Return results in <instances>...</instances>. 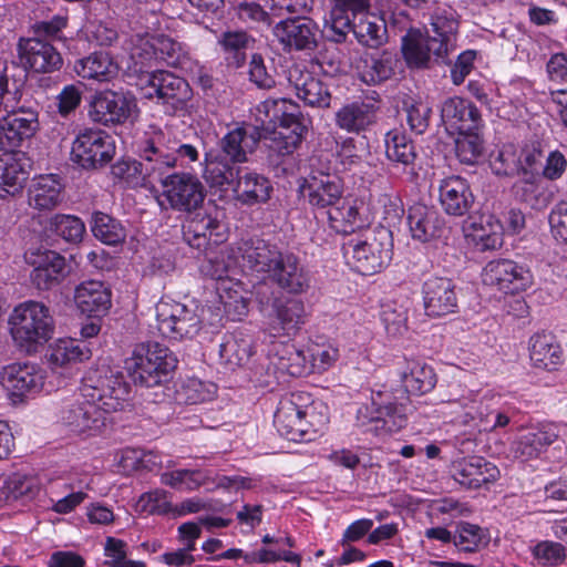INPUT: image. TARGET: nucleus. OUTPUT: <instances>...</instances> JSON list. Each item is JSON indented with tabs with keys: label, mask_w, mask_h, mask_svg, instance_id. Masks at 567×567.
Listing matches in <instances>:
<instances>
[{
	"label": "nucleus",
	"mask_w": 567,
	"mask_h": 567,
	"mask_svg": "<svg viewBox=\"0 0 567 567\" xmlns=\"http://www.w3.org/2000/svg\"><path fill=\"white\" fill-rule=\"evenodd\" d=\"M274 423L287 440L310 442L327 427L328 406L320 401H311L308 393L293 392L279 401Z\"/></svg>",
	"instance_id": "1"
},
{
	"label": "nucleus",
	"mask_w": 567,
	"mask_h": 567,
	"mask_svg": "<svg viewBox=\"0 0 567 567\" xmlns=\"http://www.w3.org/2000/svg\"><path fill=\"white\" fill-rule=\"evenodd\" d=\"M173 147L171 128L150 126L137 145L140 159L125 164L127 179L137 174L133 185L147 187L166 177L167 172L175 168Z\"/></svg>",
	"instance_id": "2"
},
{
	"label": "nucleus",
	"mask_w": 567,
	"mask_h": 567,
	"mask_svg": "<svg viewBox=\"0 0 567 567\" xmlns=\"http://www.w3.org/2000/svg\"><path fill=\"white\" fill-rule=\"evenodd\" d=\"M9 329L14 344L27 353H35L54 334V319L44 303L28 300L12 310Z\"/></svg>",
	"instance_id": "3"
},
{
	"label": "nucleus",
	"mask_w": 567,
	"mask_h": 567,
	"mask_svg": "<svg viewBox=\"0 0 567 567\" xmlns=\"http://www.w3.org/2000/svg\"><path fill=\"white\" fill-rule=\"evenodd\" d=\"M81 388L83 395L99 404L104 415L128 405L131 386L120 371L111 368L90 371Z\"/></svg>",
	"instance_id": "4"
},
{
	"label": "nucleus",
	"mask_w": 567,
	"mask_h": 567,
	"mask_svg": "<svg viewBox=\"0 0 567 567\" xmlns=\"http://www.w3.org/2000/svg\"><path fill=\"white\" fill-rule=\"evenodd\" d=\"M176 360L168 349L157 342L137 344L125 361L133 381L143 386H155L175 368Z\"/></svg>",
	"instance_id": "5"
},
{
	"label": "nucleus",
	"mask_w": 567,
	"mask_h": 567,
	"mask_svg": "<svg viewBox=\"0 0 567 567\" xmlns=\"http://www.w3.org/2000/svg\"><path fill=\"white\" fill-rule=\"evenodd\" d=\"M162 192L158 196L161 206L181 213H194L204 203L206 189L199 178L190 173L177 172L158 181Z\"/></svg>",
	"instance_id": "6"
},
{
	"label": "nucleus",
	"mask_w": 567,
	"mask_h": 567,
	"mask_svg": "<svg viewBox=\"0 0 567 567\" xmlns=\"http://www.w3.org/2000/svg\"><path fill=\"white\" fill-rule=\"evenodd\" d=\"M196 305H185L162 298L156 305V321L159 333L168 339L193 338L202 328Z\"/></svg>",
	"instance_id": "7"
},
{
	"label": "nucleus",
	"mask_w": 567,
	"mask_h": 567,
	"mask_svg": "<svg viewBox=\"0 0 567 567\" xmlns=\"http://www.w3.org/2000/svg\"><path fill=\"white\" fill-rule=\"evenodd\" d=\"M386 231L367 236L364 239H349L343 244V252L349 265L359 274L369 276L379 272L391 260V249Z\"/></svg>",
	"instance_id": "8"
},
{
	"label": "nucleus",
	"mask_w": 567,
	"mask_h": 567,
	"mask_svg": "<svg viewBox=\"0 0 567 567\" xmlns=\"http://www.w3.org/2000/svg\"><path fill=\"white\" fill-rule=\"evenodd\" d=\"M138 87L145 97L156 99L157 103L165 106L167 113L183 110L193 95L186 80L165 70L154 75H144Z\"/></svg>",
	"instance_id": "9"
},
{
	"label": "nucleus",
	"mask_w": 567,
	"mask_h": 567,
	"mask_svg": "<svg viewBox=\"0 0 567 567\" xmlns=\"http://www.w3.org/2000/svg\"><path fill=\"white\" fill-rule=\"evenodd\" d=\"M59 420L74 434L95 436L105 426L106 417L99 404L83 395L81 388V392L75 399L61 406Z\"/></svg>",
	"instance_id": "10"
},
{
	"label": "nucleus",
	"mask_w": 567,
	"mask_h": 567,
	"mask_svg": "<svg viewBox=\"0 0 567 567\" xmlns=\"http://www.w3.org/2000/svg\"><path fill=\"white\" fill-rule=\"evenodd\" d=\"M115 154L113 138L101 130L85 128L74 138L71 159L83 168H97L110 163Z\"/></svg>",
	"instance_id": "11"
},
{
	"label": "nucleus",
	"mask_w": 567,
	"mask_h": 567,
	"mask_svg": "<svg viewBox=\"0 0 567 567\" xmlns=\"http://www.w3.org/2000/svg\"><path fill=\"white\" fill-rule=\"evenodd\" d=\"M137 111L135 99L122 92L104 91L96 94L90 105V118L102 125L123 124Z\"/></svg>",
	"instance_id": "12"
},
{
	"label": "nucleus",
	"mask_w": 567,
	"mask_h": 567,
	"mask_svg": "<svg viewBox=\"0 0 567 567\" xmlns=\"http://www.w3.org/2000/svg\"><path fill=\"white\" fill-rule=\"evenodd\" d=\"M39 130V114L32 107L8 110L0 118V151L13 150L31 138Z\"/></svg>",
	"instance_id": "13"
},
{
	"label": "nucleus",
	"mask_w": 567,
	"mask_h": 567,
	"mask_svg": "<svg viewBox=\"0 0 567 567\" xmlns=\"http://www.w3.org/2000/svg\"><path fill=\"white\" fill-rule=\"evenodd\" d=\"M483 282L505 293H516L533 284L530 271L509 259L489 261L483 269Z\"/></svg>",
	"instance_id": "14"
},
{
	"label": "nucleus",
	"mask_w": 567,
	"mask_h": 567,
	"mask_svg": "<svg viewBox=\"0 0 567 567\" xmlns=\"http://www.w3.org/2000/svg\"><path fill=\"white\" fill-rule=\"evenodd\" d=\"M25 261L32 267L30 279L39 290H50L59 286L66 276L64 257L53 250H30Z\"/></svg>",
	"instance_id": "15"
},
{
	"label": "nucleus",
	"mask_w": 567,
	"mask_h": 567,
	"mask_svg": "<svg viewBox=\"0 0 567 567\" xmlns=\"http://www.w3.org/2000/svg\"><path fill=\"white\" fill-rule=\"evenodd\" d=\"M18 54L21 64L38 73H50L62 66L63 60L56 49L39 38L20 39Z\"/></svg>",
	"instance_id": "16"
},
{
	"label": "nucleus",
	"mask_w": 567,
	"mask_h": 567,
	"mask_svg": "<svg viewBox=\"0 0 567 567\" xmlns=\"http://www.w3.org/2000/svg\"><path fill=\"white\" fill-rule=\"evenodd\" d=\"M1 383L11 396L21 400L42 390L44 373L34 364L13 363L1 372Z\"/></svg>",
	"instance_id": "17"
},
{
	"label": "nucleus",
	"mask_w": 567,
	"mask_h": 567,
	"mask_svg": "<svg viewBox=\"0 0 567 567\" xmlns=\"http://www.w3.org/2000/svg\"><path fill=\"white\" fill-rule=\"evenodd\" d=\"M501 472L492 462L481 456L463 457L453 462V478L466 488L488 486L499 478Z\"/></svg>",
	"instance_id": "18"
},
{
	"label": "nucleus",
	"mask_w": 567,
	"mask_h": 567,
	"mask_svg": "<svg viewBox=\"0 0 567 567\" xmlns=\"http://www.w3.org/2000/svg\"><path fill=\"white\" fill-rule=\"evenodd\" d=\"M402 53L410 68H426L432 56L444 58L447 51L444 40H435L419 30H410L402 38Z\"/></svg>",
	"instance_id": "19"
},
{
	"label": "nucleus",
	"mask_w": 567,
	"mask_h": 567,
	"mask_svg": "<svg viewBox=\"0 0 567 567\" xmlns=\"http://www.w3.org/2000/svg\"><path fill=\"white\" fill-rule=\"evenodd\" d=\"M474 199L471 186L465 178L451 175L440 182L439 200L447 215L454 217L466 215L473 207Z\"/></svg>",
	"instance_id": "20"
},
{
	"label": "nucleus",
	"mask_w": 567,
	"mask_h": 567,
	"mask_svg": "<svg viewBox=\"0 0 567 567\" xmlns=\"http://www.w3.org/2000/svg\"><path fill=\"white\" fill-rule=\"evenodd\" d=\"M423 302L429 317H443L457 309L455 286L447 278L432 277L423 285Z\"/></svg>",
	"instance_id": "21"
},
{
	"label": "nucleus",
	"mask_w": 567,
	"mask_h": 567,
	"mask_svg": "<svg viewBox=\"0 0 567 567\" xmlns=\"http://www.w3.org/2000/svg\"><path fill=\"white\" fill-rule=\"evenodd\" d=\"M303 131L305 127L295 114H284L280 125L272 131L265 130V133L258 135V140L262 138L269 152L285 156L299 146Z\"/></svg>",
	"instance_id": "22"
},
{
	"label": "nucleus",
	"mask_w": 567,
	"mask_h": 567,
	"mask_svg": "<svg viewBox=\"0 0 567 567\" xmlns=\"http://www.w3.org/2000/svg\"><path fill=\"white\" fill-rule=\"evenodd\" d=\"M288 82L297 96L306 104L317 107H329L331 94L324 83L311 72L299 65L288 70Z\"/></svg>",
	"instance_id": "23"
},
{
	"label": "nucleus",
	"mask_w": 567,
	"mask_h": 567,
	"mask_svg": "<svg viewBox=\"0 0 567 567\" xmlns=\"http://www.w3.org/2000/svg\"><path fill=\"white\" fill-rule=\"evenodd\" d=\"M238 252L244 267L269 276L284 254L275 245L258 237L243 240L238 246Z\"/></svg>",
	"instance_id": "24"
},
{
	"label": "nucleus",
	"mask_w": 567,
	"mask_h": 567,
	"mask_svg": "<svg viewBox=\"0 0 567 567\" xmlns=\"http://www.w3.org/2000/svg\"><path fill=\"white\" fill-rule=\"evenodd\" d=\"M282 290L303 293L310 288V276L299 259L291 252H284L269 276Z\"/></svg>",
	"instance_id": "25"
},
{
	"label": "nucleus",
	"mask_w": 567,
	"mask_h": 567,
	"mask_svg": "<svg viewBox=\"0 0 567 567\" xmlns=\"http://www.w3.org/2000/svg\"><path fill=\"white\" fill-rule=\"evenodd\" d=\"M559 436L557 425L547 423L532 427L523 433L512 446L516 458L528 461L536 458Z\"/></svg>",
	"instance_id": "26"
},
{
	"label": "nucleus",
	"mask_w": 567,
	"mask_h": 567,
	"mask_svg": "<svg viewBox=\"0 0 567 567\" xmlns=\"http://www.w3.org/2000/svg\"><path fill=\"white\" fill-rule=\"evenodd\" d=\"M441 116L447 128L457 133L475 131L482 122L478 109L471 101L458 96L444 101Z\"/></svg>",
	"instance_id": "27"
},
{
	"label": "nucleus",
	"mask_w": 567,
	"mask_h": 567,
	"mask_svg": "<svg viewBox=\"0 0 567 567\" xmlns=\"http://www.w3.org/2000/svg\"><path fill=\"white\" fill-rule=\"evenodd\" d=\"M274 34L286 48L311 49L316 45L317 25L308 18L287 19L276 24Z\"/></svg>",
	"instance_id": "28"
},
{
	"label": "nucleus",
	"mask_w": 567,
	"mask_h": 567,
	"mask_svg": "<svg viewBox=\"0 0 567 567\" xmlns=\"http://www.w3.org/2000/svg\"><path fill=\"white\" fill-rule=\"evenodd\" d=\"M74 302L81 312L101 316L111 308V290L100 280H84L74 290Z\"/></svg>",
	"instance_id": "29"
},
{
	"label": "nucleus",
	"mask_w": 567,
	"mask_h": 567,
	"mask_svg": "<svg viewBox=\"0 0 567 567\" xmlns=\"http://www.w3.org/2000/svg\"><path fill=\"white\" fill-rule=\"evenodd\" d=\"M519 175V178L513 185L515 198L535 210L546 208L551 196L542 177L526 168H522Z\"/></svg>",
	"instance_id": "30"
},
{
	"label": "nucleus",
	"mask_w": 567,
	"mask_h": 567,
	"mask_svg": "<svg viewBox=\"0 0 567 567\" xmlns=\"http://www.w3.org/2000/svg\"><path fill=\"white\" fill-rule=\"evenodd\" d=\"M408 224L412 237L426 243L440 236L443 219L433 206L416 203L408 210Z\"/></svg>",
	"instance_id": "31"
},
{
	"label": "nucleus",
	"mask_w": 567,
	"mask_h": 567,
	"mask_svg": "<svg viewBox=\"0 0 567 567\" xmlns=\"http://www.w3.org/2000/svg\"><path fill=\"white\" fill-rule=\"evenodd\" d=\"M378 106L368 102H352L336 112V125L348 133L365 131L377 122Z\"/></svg>",
	"instance_id": "32"
},
{
	"label": "nucleus",
	"mask_w": 567,
	"mask_h": 567,
	"mask_svg": "<svg viewBox=\"0 0 567 567\" xmlns=\"http://www.w3.org/2000/svg\"><path fill=\"white\" fill-rule=\"evenodd\" d=\"M529 359L534 367L555 370L564 361V352L555 336L536 332L528 342Z\"/></svg>",
	"instance_id": "33"
},
{
	"label": "nucleus",
	"mask_w": 567,
	"mask_h": 567,
	"mask_svg": "<svg viewBox=\"0 0 567 567\" xmlns=\"http://www.w3.org/2000/svg\"><path fill=\"white\" fill-rule=\"evenodd\" d=\"M302 193L310 205L319 208H331L341 202L342 186L334 176H312L302 186Z\"/></svg>",
	"instance_id": "34"
},
{
	"label": "nucleus",
	"mask_w": 567,
	"mask_h": 567,
	"mask_svg": "<svg viewBox=\"0 0 567 567\" xmlns=\"http://www.w3.org/2000/svg\"><path fill=\"white\" fill-rule=\"evenodd\" d=\"M130 61V76L135 78L137 87L144 75H154L161 70L151 35L136 39L131 49Z\"/></svg>",
	"instance_id": "35"
},
{
	"label": "nucleus",
	"mask_w": 567,
	"mask_h": 567,
	"mask_svg": "<svg viewBox=\"0 0 567 567\" xmlns=\"http://www.w3.org/2000/svg\"><path fill=\"white\" fill-rule=\"evenodd\" d=\"M28 158L22 153L0 155V190L9 195L20 192L28 179Z\"/></svg>",
	"instance_id": "36"
},
{
	"label": "nucleus",
	"mask_w": 567,
	"mask_h": 567,
	"mask_svg": "<svg viewBox=\"0 0 567 567\" xmlns=\"http://www.w3.org/2000/svg\"><path fill=\"white\" fill-rule=\"evenodd\" d=\"M60 178L54 174L40 175L33 178L29 187V203L37 209H53L62 200Z\"/></svg>",
	"instance_id": "37"
},
{
	"label": "nucleus",
	"mask_w": 567,
	"mask_h": 567,
	"mask_svg": "<svg viewBox=\"0 0 567 567\" xmlns=\"http://www.w3.org/2000/svg\"><path fill=\"white\" fill-rule=\"evenodd\" d=\"M236 164L223 154L208 153L205 156L203 177L212 187L235 186L243 173V169L237 167Z\"/></svg>",
	"instance_id": "38"
},
{
	"label": "nucleus",
	"mask_w": 567,
	"mask_h": 567,
	"mask_svg": "<svg viewBox=\"0 0 567 567\" xmlns=\"http://www.w3.org/2000/svg\"><path fill=\"white\" fill-rule=\"evenodd\" d=\"M400 377L405 390L416 395L431 391L436 383L433 369L414 359L403 360Z\"/></svg>",
	"instance_id": "39"
},
{
	"label": "nucleus",
	"mask_w": 567,
	"mask_h": 567,
	"mask_svg": "<svg viewBox=\"0 0 567 567\" xmlns=\"http://www.w3.org/2000/svg\"><path fill=\"white\" fill-rule=\"evenodd\" d=\"M233 189L240 203L254 205L267 202L270 198L272 187L265 176L255 172L243 171Z\"/></svg>",
	"instance_id": "40"
},
{
	"label": "nucleus",
	"mask_w": 567,
	"mask_h": 567,
	"mask_svg": "<svg viewBox=\"0 0 567 567\" xmlns=\"http://www.w3.org/2000/svg\"><path fill=\"white\" fill-rule=\"evenodd\" d=\"M385 154L389 161L401 165L410 176L415 175L416 152L412 141L401 130L385 135Z\"/></svg>",
	"instance_id": "41"
},
{
	"label": "nucleus",
	"mask_w": 567,
	"mask_h": 567,
	"mask_svg": "<svg viewBox=\"0 0 567 567\" xmlns=\"http://www.w3.org/2000/svg\"><path fill=\"white\" fill-rule=\"evenodd\" d=\"M352 32L360 44L372 49L381 47L388 38L384 20L369 10L352 20Z\"/></svg>",
	"instance_id": "42"
},
{
	"label": "nucleus",
	"mask_w": 567,
	"mask_h": 567,
	"mask_svg": "<svg viewBox=\"0 0 567 567\" xmlns=\"http://www.w3.org/2000/svg\"><path fill=\"white\" fill-rule=\"evenodd\" d=\"M74 71L83 79L106 82L117 75L118 66L105 52H94L74 64Z\"/></svg>",
	"instance_id": "43"
},
{
	"label": "nucleus",
	"mask_w": 567,
	"mask_h": 567,
	"mask_svg": "<svg viewBox=\"0 0 567 567\" xmlns=\"http://www.w3.org/2000/svg\"><path fill=\"white\" fill-rule=\"evenodd\" d=\"M400 68L401 61L395 53L382 51L378 56L364 60L359 74L365 84L375 85L391 79Z\"/></svg>",
	"instance_id": "44"
},
{
	"label": "nucleus",
	"mask_w": 567,
	"mask_h": 567,
	"mask_svg": "<svg viewBox=\"0 0 567 567\" xmlns=\"http://www.w3.org/2000/svg\"><path fill=\"white\" fill-rule=\"evenodd\" d=\"M258 143L255 134H248L243 127L228 132L221 140V151L233 163H245L247 154L251 153Z\"/></svg>",
	"instance_id": "45"
},
{
	"label": "nucleus",
	"mask_w": 567,
	"mask_h": 567,
	"mask_svg": "<svg viewBox=\"0 0 567 567\" xmlns=\"http://www.w3.org/2000/svg\"><path fill=\"white\" fill-rule=\"evenodd\" d=\"M220 228L217 215L212 213H198L184 226V237L187 243L196 248L205 247L214 231Z\"/></svg>",
	"instance_id": "46"
},
{
	"label": "nucleus",
	"mask_w": 567,
	"mask_h": 567,
	"mask_svg": "<svg viewBox=\"0 0 567 567\" xmlns=\"http://www.w3.org/2000/svg\"><path fill=\"white\" fill-rule=\"evenodd\" d=\"M466 238L481 251L495 250L503 244L501 227L497 224L470 223L464 226Z\"/></svg>",
	"instance_id": "47"
},
{
	"label": "nucleus",
	"mask_w": 567,
	"mask_h": 567,
	"mask_svg": "<svg viewBox=\"0 0 567 567\" xmlns=\"http://www.w3.org/2000/svg\"><path fill=\"white\" fill-rule=\"evenodd\" d=\"M217 279L221 280L218 291L226 313L230 316L233 320H241V318L248 313V300L245 297L241 284L223 280L221 275H218Z\"/></svg>",
	"instance_id": "48"
},
{
	"label": "nucleus",
	"mask_w": 567,
	"mask_h": 567,
	"mask_svg": "<svg viewBox=\"0 0 567 567\" xmlns=\"http://www.w3.org/2000/svg\"><path fill=\"white\" fill-rule=\"evenodd\" d=\"M251 354L252 346L248 338L228 336L219 346L220 361L229 370L245 365Z\"/></svg>",
	"instance_id": "49"
},
{
	"label": "nucleus",
	"mask_w": 567,
	"mask_h": 567,
	"mask_svg": "<svg viewBox=\"0 0 567 567\" xmlns=\"http://www.w3.org/2000/svg\"><path fill=\"white\" fill-rule=\"evenodd\" d=\"M327 214L329 225L336 233L352 234L362 227L357 207L342 198L339 204L329 208Z\"/></svg>",
	"instance_id": "50"
},
{
	"label": "nucleus",
	"mask_w": 567,
	"mask_h": 567,
	"mask_svg": "<svg viewBox=\"0 0 567 567\" xmlns=\"http://www.w3.org/2000/svg\"><path fill=\"white\" fill-rule=\"evenodd\" d=\"M210 473L200 470H175L161 474V483L178 491H195L208 485Z\"/></svg>",
	"instance_id": "51"
},
{
	"label": "nucleus",
	"mask_w": 567,
	"mask_h": 567,
	"mask_svg": "<svg viewBox=\"0 0 567 567\" xmlns=\"http://www.w3.org/2000/svg\"><path fill=\"white\" fill-rule=\"evenodd\" d=\"M274 310L281 329L288 334L300 329L306 321L305 303L299 299L276 300Z\"/></svg>",
	"instance_id": "52"
},
{
	"label": "nucleus",
	"mask_w": 567,
	"mask_h": 567,
	"mask_svg": "<svg viewBox=\"0 0 567 567\" xmlns=\"http://www.w3.org/2000/svg\"><path fill=\"white\" fill-rule=\"evenodd\" d=\"M90 358L91 350L86 344L74 339H59L50 350V362L60 367Z\"/></svg>",
	"instance_id": "53"
},
{
	"label": "nucleus",
	"mask_w": 567,
	"mask_h": 567,
	"mask_svg": "<svg viewBox=\"0 0 567 567\" xmlns=\"http://www.w3.org/2000/svg\"><path fill=\"white\" fill-rule=\"evenodd\" d=\"M375 416L372 421L377 423L375 429L384 433H394L404 427L406 423L405 409L402 404L394 402H373Z\"/></svg>",
	"instance_id": "54"
},
{
	"label": "nucleus",
	"mask_w": 567,
	"mask_h": 567,
	"mask_svg": "<svg viewBox=\"0 0 567 567\" xmlns=\"http://www.w3.org/2000/svg\"><path fill=\"white\" fill-rule=\"evenodd\" d=\"M40 493L39 480L34 476L13 473L9 475L3 485V494L8 499L31 501Z\"/></svg>",
	"instance_id": "55"
},
{
	"label": "nucleus",
	"mask_w": 567,
	"mask_h": 567,
	"mask_svg": "<svg viewBox=\"0 0 567 567\" xmlns=\"http://www.w3.org/2000/svg\"><path fill=\"white\" fill-rule=\"evenodd\" d=\"M92 233L106 245H116L125 239L123 226L107 214L96 212L92 216Z\"/></svg>",
	"instance_id": "56"
},
{
	"label": "nucleus",
	"mask_w": 567,
	"mask_h": 567,
	"mask_svg": "<svg viewBox=\"0 0 567 567\" xmlns=\"http://www.w3.org/2000/svg\"><path fill=\"white\" fill-rule=\"evenodd\" d=\"M380 318L391 337L402 336L408 330V308L403 303L385 301L381 306Z\"/></svg>",
	"instance_id": "57"
},
{
	"label": "nucleus",
	"mask_w": 567,
	"mask_h": 567,
	"mask_svg": "<svg viewBox=\"0 0 567 567\" xmlns=\"http://www.w3.org/2000/svg\"><path fill=\"white\" fill-rule=\"evenodd\" d=\"M157 456L152 452L136 449H124L115 454L118 472L130 474L138 470H151L156 464Z\"/></svg>",
	"instance_id": "58"
},
{
	"label": "nucleus",
	"mask_w": 567,
	"mask_h": 567,
	"mask_svg": "<svg viewBox=\"0 0 567 567\" xmlns=\"http://www.w3.org/2000/svg\"><path fill=\"white\" fill-rule=\"evenodd\" d=\"M217 392L213 382L202 381L197 378L187 379L178 389V400L186 404H199L210 401Z\"/></svg>",
	"instance_id": "59"
},
{
	"label": "nucleus",
	"mask_w": 567,
	"mask_h": 567,
	"mask_svg": "<svg viewBox=\"0 0 567 567\" xmlns=\"http://www.w3.org/2000/svg\"><path fill=\"white\" fill-rule=\"evenodd\" d=\"M486 543V533L478 525L461 522L456 525L453 544L462 551L473 553Z\"/></svg>",
	"instance_id": "60"
},
{
	"label": "nucleus",
	"mask_w": 567,
	"mask_h": 567,
	"mask_svg": "<svg viewBox=\"0 0 567 567\" xmlns=\"http://www.w3.org/2000/svg\"><path fill=\"white\" fill-rule=\"evenodd\" d=\"M406 121L411 131L422 134L426 131L432 114V106L422 97H409L404 101Z\"/></svg>",
	"instance_id": "61"
},
{
	"label": "nucleus",
	"mask_w": 567,
	"mask_h": 567,
	"mask_svg": "<svg viewBox=\"0 0 567 567\" xmlns=\"http://www.w3.org/2000/svg\"><path fill=\"white\" fill-rule=\"evenodd\" d=\"M483 153V141L475 131L458 132L455 138V154L463 164L473 165Z\"/></svg>",
	"instance_id": "62"
},
{
	"label": "nucleus",
	"mask_w": 567,
	"mask_h": 567,
	"mask_svg": "<svg viewBox=\"0 0 567 567\" xmlns=\"http://www.w3.org/2000/svg\"><path fill=\"white\" fill-rule=\"evenodd\" d=\"M50 228L69 243L80 241L85 231L84 223L72 215H55L50 220Z\"/></svg>",
	"instance_id": "63"
},
{
	"label": "nucleus",
	"mask_w": 567,
	"mask_h": 567,
	"mask_svg": "<svg viewBox=\"0 0 567 567\" xmlns=\"http://www.w3.org/2000/svg\"><path fill=\"white\" fill-rule=\"evenodd\" d=\"M104 555L110 558L104 563L107 567H146L143 561L126 559L127 544L115 537H106Z\"/></svg>",
	"instance_id": "64"
}]
</instances>
